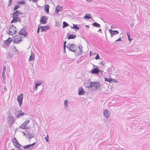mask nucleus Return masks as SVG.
Instances as JSON below:
<instances>
[{
  "mask_svg": "<svg viewBox=\"0 0 150 150\" xmlns=\"http://www.w3.org/2000/svg\"><path fill=\"white\" fill-rule=\"evenodd\" d=\"M73 26L71 27V28L74 29L76 30H78L79 29V28L76 25L74 24H73Z\"/></svg>",
  "mask_w": 150,
  "mask_h": 150,
  "instance_id": "nucleus-24",
  "label": "nucleus"
},
{
  "mask_svg": "<svg viewBox=\"0 0 150 150\" xmlns=\"http://www.w3.org/2000/svg\"><path fill=\"white\" fill-rule=\"evenodd\" d=\"M18 30L17 28L13 25L10 26L9 29L8 34L13 35L16 33Z\"/></svg>",
  "mask_w": 150,
  "mask_h": 150,
  "instance_id": "nucleus-1",
  "label": "nucleus"
},
{
  "mask_svg": "<svg viewBox=\"0 0 150 150\" xmlns=\"http://www.w3.org/2000/svg\"><path fill=\"white\" fill-rule=\"evenodd\" d=\"M109 31L112 37L113 35H117L119 33V32L117 30L113 31L112 30L109 29Z\"/></svg>",
  "mask_w": 150,
  "mask_h": 150,
  "instance_id": "nucleus-12",
  "label": "nucleus"
},
{
  "mask_svg": "<svg viewBox=\"0 0 150 150\" xmlns=\"http://www.w3.org/2000/svg\"><path fill=\"white\" fill-rule=\"evenodd\" d=\"M2 77L3 78V80H5V78H6L5 73H2Z\"/></svg>",
  "mask_w": 150,
  "mask_h": 150,
  "instance_id": "nucleus-39",
  "label": "nucleus"
},
{
  "mask_svg": "<svg viewBox=\"0 0 150 150\" xmlns=\"http://www.w3.org/2000/svg\"><path fill=\"white\" fill-rule=\"evenodd\" d=\"M6 67L4 65L3 66V72L2 73H5V72L6 71Z\"/></svg>",
  "mask_w": 150,
  "mask_h": 150,
  "instance_id": "nucleus-37",
  "label": "nucleus"
},
{
  "mask_svg": "<svg viewBox=\"0 0 150 150\" xmlns=\"http://www.w3.org/2000/svg\"><path fill=\"white\" fill-rule=\"evenodd\" d=\"M86 26L87 27H88V28H89V25H86Z\"/></svg>",
  "mask_w": 150,
  "mask_h": 150,
  "instance_id": "nucleus-50",
  "label": "nucleus"
},
{
  "mask_svg": "<svg viewBox=\"0 0 150 150\" xmlns=\"http://www.w3.org/2000/svg\"><path fill=\"white\" fill-rule=\"evenodd\" d=\"M100 58L99 56V55L98 54H97L96 55V56L95 57V59H99Z\"/></svg>",
  "mask_w": 150,
  "mask_h": 150,
  "instance_id": "nucleus-43",
  "label": "nucleus"
},
{
  "mask_svg": "<svg viewBox=\"0 0 150 150\" xmlns=\"http://www.w3.org/2000/svg\"><path fill=\"white\" fill-rule=\"evenodd\" d=\"M33 2H35L37 1V0H31Z\"/></svg>",
  "mask_w": 150,
  "mask_h": 150,
  "instance_id": "nucleus-47",
  "label": "nucleus"
},
{
  "mask_svg": "<svg viewBox=\"0 0 150 150\" xmlns=\"http://www.w3.org/2000/svg\"><path fill=\"white\" fill-rule=\"evenodd\" d=\"M23 95L22 93H21L20 95H19L17 98V101L19 105L20 106H21L22 103L23 99Z\"/></svg>",
  "mask_w": 150,
  "mask_h": 150,
  "instance_id": "nucleus-6",
  "label": "nucleus"
},
{
  "mask_svg": "<svg viewBox=\"0 0 150 150\" xmlns=\"http://www.w3.org/2000/svg\"><path fill=\"white\" fill-rule=\"evenodd\" d=\"M22 13L18 11H17L14 12L12 15V16H18L19 15H21Z\"/></svg>",
  "mask_w": 150,
  "mask_h": 150,
  "instance_id": "nucleus-22",
  "label": "nucleus"
},
{
  "mask_svg": "<svg viewBox=\"0 0 150 150\" xmlns=\"http://www.w3.org/2000/svg\"><path fill=\"white\" fill-rule=\"evenodd\" d=\"M16 51H18V50L17 49H16Z\"/></svg>",
  "mask_w": 150,
  "mask_h": 150,
  "instance_id": "nucleus-53",
  "label": "nucleus"
},
{
  "mask_svg": "<svg viewBox=\"0 0 150 150\" xmlns=\"http://www.w3.org/2000/svg\"><path fill=\"white\" fill-rule=\"evenodd\" d=\"M68 100H64V105L66 108H67L68 107Z\"/></svg>",
  "mask_w": 150,
  "mask_h": 150,
  "instance_id": "nucleus-32",
  "label": "nucleus"
},
{
  "mask_svg": "<svg viewBox=\"0 0 150 150\" xmlns=\"http://www.w3.org/2000/svg\"><path fill=\"white\" fill-rule=\"evenodd\" d=\"M43 81H39L35 83V89L36 91L38 90V87L40 86L41 84L42 83Z\"/></svg>",
  "mask_w": 150,
  "mask_h": 150,
  "instance_id": "nucleus-15",
  "label": "nucleus"
},
{
  "mask_svg": "<svg viewBox=\"0 0 150 150\" xmlns=\"http://www.w3.org/2000/svg\"><path fill=\"white\" fill-rule=\"evenodd\" d=\"M13 56V55L12 54H11L10 55V56H9V58H11V57H12Z\"/></svg>",
  "mask_w": 150,
  "mask_h": 150,
  "instance_id": "nucleus-48",
  "label": "nucleus"
},
{
  "mask_svg": "<svg viewBox=\"0 0 150 150\" xmlns=\"http://www.w3.org/2000/svg\"><path fill=\"white\" fill-rule=\"evenodd\" d=\"M48 19V17L46 16H43L41 17L40 20V23L42 24H45L46 23Z\"/></svg>",
  "mask_w": 150,
  "mask_h": 150,
  "instance_id": "nucleus-7",
  "label": "nucleus"
},
{
  "mask_svg": "<svg viewBox=\"0 0 150 150\" xmlns=\"http://www.w3.org/2000/svg\"><path fill=\"white\" fill-rule=\"evenodd\" d=\"M112 26H111V28H112Z\"/></svg>",
  "mask_w": 150,
  "mask_h": 150,
  "instance_id": "nucleus-55",
  "label": "nucleus"
},
{
  "mask_svg": "<svg viewBox=\"0 0 150 150\" xmlns=\"http://www.w3.org/2000/svg\"><path fill=\"white\" fill-rule=\"evenodd\" d=\"M13 19L11 21V23H16L18 21L21 22V20L20 18L17 16H13Z\"/></svg>",
  "mask_w": 150,
  "mask_h": 150,
  "instance_id": "nucleus-10",
  "label": "nucleus"
},
{
  "mask_svg": "<svg viewBox=\"0 0 150 150\" xmlns=\"http://www.w3.org/2000/svg\"><path fill=\"white\" fill-rule=\"evenodd\" d=\"M40 26L38 25V30H37V33H39V30H40Z\"/></svg>",
  "mask_w": 150,
  "mask_h": 150,
  "instance_id": "nucleus-44",
  "label": "nucleus"
},
{
  "mask_svg": "<svg viewBox=\"0 0 150 150\" xmlns=\"http://www.w3.org/2000/svg\"><path fill=\"white\" fill-rule=\"evenodd\" d=\"M103 112L104 116L106 117H109L110 115V112L108 110H104L103 111Z\"/></svg>",
  "mask_w": 150,
  "mask_h": 150,
  "instance_id": "nucleus-14",
  "label": "nucleus"
},
{
  "mask_svg": "<svg viewBox=\"0 0 150 150\" xmlns=\"http://www.w3.org/2000/svg\"><path fill=\"white\" fill-rule=\"evenodd\" d=\"M104 79L105 81H108L109 82H111V81H112V80L110 79V78H105Z\"/></svg>",
  "mask_w": 150,
  "mask_h": 150,
  "instance_id": "nucleus-36",
  "label": "nucleus"
},
{
  "mask_svg": "<svg viewBox=\"0 0 150 150\" xmlns=\"http://www.w3.org/2000/svg\"><path fill=\"white\" fill-rule=\"evenodd\" d=\"M28 136L29 137V139L30 140V139L34 137V135L33 134H28Z\"/></svg>",
  "mask_w": 150,
  "mask_h": 150,
  "instance_id": "nucleus-35",
  "label": "nucleus"
},
{
  "mask_svg": "<svg viewBox=\"0 0 150 150\" xmlns=\"http://www.w3.org/2000/svg\"><path fill=\"white\" fill-rule=\"evenodd\" d=\"M18 4L21 5H23L25 4V1L22 0L21 1H19L18 2Z\"/></svg>",
  "mask_w": 150,
  "mask_h": 150,
  "instance_id": "nucleus-33",
  "label": "nucleus"
},
{
  "mask_svg": "<svg viewBox=\"0 0 150 150\" xmlns=\"http://www.w3.org/2000/svg\"><path fill=\"white\" fill-rule=\"evenodd\" d=\"M127 35L128 38L129 40H130L131 39L130 38V35H129L128 33H127Z\"/></svg>",
  "mask_w": 150,
  "mask_h": 150,
  "instance_id": "nucleus-46",
  "label": "nucleus"
},
{
  "mask_svg": "<svg viewBox=\"0 0 150 150\" xmlns=\"http://www.w3.org/2000/svg\"><path fill=\"white\" fill-rule=\"evenodd\" d=\"M30 120H27L24 122L20 126V128L26 129V127H25L26 125L30 122Z\"/></svg>",
  "mask_w": 150,
  "mask_h": 150,
  "instance_id": "nucleus-11",
  "label": "nucleus"
},
{
  "mask_svg": "<svg viewBox=\"0 0 150 150\" xmlns=\"http://www.w3.org/2000/svg\"><path fill=\"white\" fill-rule=\"evenodd\" d=\"M82 46H80L78 47H77V48L76 50H73V52L76 53L77 55H81L82 54Z\"/></svg>",
  "mask_w": 150,
  "mask_h": 150,
  "instance_id": "nucleus-4",
  "label": "nucleus"
},
{
  "mask_svg": "<svg viewBox=\"0 0 150 150\" xmlns=\"http://www.w3.org/2000/svg\"><path fill=\"white\" fill-rule=\"evenodd\" d=\"M92 25L94 26L97 27L99 28L100 27V25L96 22L93 23L92 24Z\"/></svg>",
  "mask_w": 150,
  "mask_h": 150,
  "instance_id": "nucleus-30",
  "label": "nucleus"
},
{
  "mask_svg": "<svg viewBox=\"0 0 150 150\" xmlns=\"http://www.w3.org/2000/svg\"><path fill=\"white\" fill-rule=\"evenodd\" d=\"M13 42L16 44L19 43L20 42L22 41V37L19 35L14 36L13 37Z\"/></svg>",
  "mask_w": 150,
  "mask_h": 150,
  "instance_id": "nucleus-3",
  "label": "nucleus"
},
{
  "mask_svg": "<svg viewBox=\"0 0 150 150\" xmlns=\"http://www.w3.org/2000/svg\"><path fill=\"white\" fill-rule=\"evenodd\" d=\"M91 84V82L89 83L88 84L85 83L84 84V86L86 87H87L88 88H91L92 89V86H90V85Z\"/></svg>",
  "mask_w": 150,
  "mask_h": 150,
  "instance_id": "nucleus-28",
  "label": "nucleus"
},
{
  "mask_svg": "<svg viewBox=\"0 0 150 150\" xmlns=\"http://www.w3.org/2000/svg\"><path fill=\"white\" fill-rule=\"evenodd\" d=\"M66 41H65L64 42V50L65 51V48L66 47Z\"/></svg>",
  "mask_w": 150,
  "mask_h": 150,
  "instance_id": "nucleus-42",
  "label": "nucleus"
},
{
  "mask_svg": "<svg viewBox=\"0 0 150 150\" xmlns=\"http://www.w3.org/2000/svg\"><path fill=\"white\" fill-rule=\"evenodd\" d=\"M100 71L98 68H94L91 71L92 74H98Z\"/></svg>",
  "mask_w": 150,
  "mask_h": 150,
  "instance_id": "nucleus-17",
  "label": "nucleus"
},
{
  "mask_svg": "<svg viewBox=\"0 0 150 150\" xmlns=\"http://www.w3.org/2000/svg\"><path fill=\"white\" fill-rule=\"evenodd\" d=\"M101 64H103V63L102 62H101Z\"/></svg>",
  "mask_w": 150,
  "mask_h": 150,
  "instance_id": "nucleus-51",
  "label": "nucleus"
},
{
  "mask_svg": "<svg viewBox=\"0 0 150 150\" xmlns=\"http://www.w3.org/2000/svg\"><path fill=\"white\" fill-rule=\"evenodd\" d=\"M12 0H9L8 6H11Z\"/></svg>",
  "mask_w": 150,
  "mask_h": 150,
  "instance_id": "nucleus-41",
  "label": "nucleus"
},
{
  "mask_svg": "<svg viewBox=\"0 0 150 150\" xmlns=\"http://www.w3.org/2000/svg\"><path fill=\"white\" fill-rule=\"evenodd\" d=\"M19 6L18 5H16V6H15L13 8V10L15 11L16 10H17L19 8Z\"/></svg>",
  "mask_w": 150,
  "mask_h": 150,
  "instance_id": "nucleus-38",
  "label": "nucleus"
},
{
  "mask_svg": "<svg viewBox=\"0 0 150 150\" xmlns=\"http://www.w3.org/2000/svg\"><path fill=\"white\" fill-rule=\"evenodd\" d=\"M90 86H92V90H96L99 88L100 85L98 82H91Z\"/></svg>",
  "mask_w": 150,
  "mask_h": 150,
  "instance_id": "nucleus-2",
  "label": "nucleus"
},
{
  "mask_svg": "<svg viewBox=\"0 0 150 150\" xmlns=\"http://www.w3.org/2000/svg\"><path fill=\"white\" fill-rule=\"evenodd\" d=\"M35 142L33 143L32 144L27 145L23 146V148L25 149H29L31 150L33 148L35 144Z\"/></svg>",
  "mask_w": 150,
  "mask_h": 150,
  "instance_id": "nucleus-9",
  "label": "nucleus"
},
{
  "mask_svg": "<svg viewBox=\"0 0 150 150\" xmlns=\"http://www.w3.org/2000/svg\"><path fill=\"white\" fill-rule=\"evenodd\" d=\"M8 123L9 125V127H11L14 122V117L10 116L8 117Z\"/></svg>",
  "mask_w": 150,
  "mask_h": 150,
  "instance_id": "nucleus-8",
  "label": "nucleus"
},
{
  "mask_svg": "<svg viewBox=\"0 0 150 150\" xmlns=\"http://www.w3.org/2000/svg\"><path fill=\"white\" fill-rule=\"evenodd\" d=\"M92 16L90 14H86L85 16L83 17L84 19L91 18Z\"/></svg>",
  "mask_w": 150,
  "mask_h": 150,
  "instance_id": "nucleus-25",
  "label": "nucleus"
},
{
  "mask_svg": "<svg viewBox=\"0 0 150 150\" xmlns=\"http://www.w3.org/2000/svg\"><path fill=\"white\" fill-rule=\"evenodd\" d=\"M90 55H91V52H90Z\"/></svg>",
  "mask_w": 150,
  "mask_h": 150,
  "instance_id": "nucleus-52",
  "label": "nucleus"
},
{
  "mask_svg": "<svg viewBox=\"0 0 150 150\" xmlns=\"http://www.w3.org/2000/svg\"><path fill=\"white\" fill-rule=\"evenodd\" d=\"M12 40V38H9L5 41L4 43L6 45H8L11 42Z\"/></svg>",
  "mask_w": 150,
  "mask_h": 150,
  "instance_id": "nucleus-21",
  "label": "nucleus"
},
{
  "mask_svg": "<svg viewBox=\"0 0 150 150\" xmlns=\"http://www.w3.org/2000/svg\"><path fill=\"white\" fill-rule=\"evenodd\" d=\"M76 35H74L73 34H72L69 35L67 37V38H68V39H74L76 37Z\"/></svg>",
  "mask_w": 150,
  "mask_h": 150,
  "instance_id": "nucleus-26",
  "label": "nucleus"
},
{
  "mask_svg": "<svg viewBox=\"0 0 150 150\" xmlns=\"http://www.w3.org/2000/svg\"><path fill=\"white\" fill-rule=\"evenodd\" d=\"M77 46L74 44H68L67 46V47L72 52L73 50H76L77 48Z\"/></svg>",
  "mask_w": 150,
  "mask_h": 150,
  "instance_id": "nucleus-5",
  "label": "nucleus"
},
{
  "mask_svg": "<svg viewBox=\"0 0 150 150\" xmlns=\"http://www.w3.org/2000/svg\"><path fill=\"white\" fill-rule=\"evenodd\" d=\"M19 34L25 36L27 35V33L26 30L24 29H22L19 32Z\"/></svg>",
  "mask_w": 150,
  "mask_h": 150,
  "instance_id": "nucleus-16",
  "label": "nucleus"
},
{
  "mask_svg": "<svg viewBox=\"0 0 150 150\" xmlns=\"http://www.w3.org/2000/svg\"><path fill=\"white\" fill-rule=\"evenodd\" d=\"M49 137L48 135H47L45 137V139L46 140L47 142H48L49 141L48 140Z\"/></svg>",
  "mask_w": 150,
  "mask_h": 150,
  "instance_id": "nucleus-40",
  "label": "nucleus"
},
{
  "mask_svg": "<svg viewBox=\"0 0 150 150\" xmlns=\"http://www.w3.org/2000/svg\"><path fill=\"white\" fill-rule=\"evenodd\" d=\"M84 94V91L82 88H79L78 90V94L79 95H83Z\"/></svg>",
  "mask_w": 150,
  "mask_h": 150,
  "instance_id": "nucleus-19",
  "label": "nucleus"
},
{
  "mask_svg": "<svg viewBox=\"0 0 150 150\" xmlns=\"http://www.w3.org/2000/svg\"><path fill=\"white\" fill-rule=\"evenodd\" d=\"M62 8L60 6H58L56 8V12L57 13H58L59 11H61L62 10Z\"/></svg>",
  "mask_w": 150,
  "mask_h": 150,
  "instance_id": "nucleus-23",
  "label": "nucleus"
},
{
  "mask_svg": "<svg viewBox=\"0 0 150 150\" xmlns=\"http://www.w3.org/2000/svg\"><path fill=\"white\" fill-rule=\"evenodd\" d=\"M25 133H24V135H25Z\"/></svg>",
  "mask_w": 150,
  "mask_h": 150,
  "instance_id": "nucleus-54",
  "label": "nucleus"
},
{
  "mask_svg": "<svg viewBox=\"0 0 150 150\" xmlns=\"http://www.w3.org/2000/svg\"><path fill=\"white\" fill-rule=\"evenodd\" d=\"M101 30H102L101 29H100L98 30V32H100L101 31Z\"/></svg>",
  "mask_w": 150,
  "mask_h": 150,
  "instance_id": "nucleus-49",
  "label": "nucleus"
},
{
  "mask_svg": "<svg viewBox=\"0 0 150 150\" xmlns=\"http://www.w3.org/2000/svg\"><path fill=\"white\" fill-rule=\"evenodd\" d=\"M40 28L41 30V31H46L50 28V26L48 25L43 26H40Z\"/></svg>",
  "mask_w": 150,
  "mask_h": 150,
  "instance_id": "nucleus-13",
  "label": "nucleus"
},
{
  "mask_svg": "<svg viewBox=\"0 0 150 150\" xmlns=\"http://www.w3.org/2000/svg\"><path fill=\"white\" fill-rule=\"evenodd\" d=\"M18 114L16 115V117L17 118H19L21 117L23 115H24L25 113L22 112V110H19L18 111Z\"/></svg>",
  "mask_w": 150,
  "mask_h": 150,
  "instance_id": "nucleus-18",
  "label": "nucleus"
},
{
  "mask_svg": "<svg viewBox=\"0 0 150 150\" xmlns=\"http://www.w3.org/2000/svg\"><path fill=\"white\" fill-rule=\"evenodd\" d=\"M68 26V24L65 22H63V28H64Z\"/></svg>",
  "mask_w": 150,
  "mask_h": 150,
  "instance_id": "nucleus-34",
  "label": "nucleus"
},
{
  "mask_svg": "<svg viewBox=\"0 0 150 150\" xmlns=\"http://www.w3.org/2000/svg\"><path fill=\"white\" fill-rule=\"evenodd\" d=\"M121 40V38H119V39H117V40H116L115 41L116 42H117V41H120Z\"/></svg>",
  "mask_w": 150,
  "mask_h": 150,
  "instance_id": "nucleus-45",
  "label": "nucleus"
},
{
  "mask_svg": "<svg viewBox=\"0 0 150 150\" xmlns=\"http://www.w3.org/2000/svg\"><path fill=\"white\" fill-rule=\"evenodd\" d=\"M15 146L17 147V149L19 150H22L23 148V146H21L19 144L17 145H15Z\"/></svg>",
  "mask_w": 150,
  "mask_h": 150,
  "instance_id": "nucleus-29",
  "label": "nucleus"
},
{
  "mask_svg": "<svg viewBox=\"0 0 150 150\" xmlns=\"http://www.w3.org/2000/svg\"><path fill=\"white\" fill-rule=\"evenodd\" d=\"M13 142L14 145H17L19 144L18 142L16 141V139L14 138L13 139Z\"/></svg>",
  "mask_w": 150,
  "mask_h": 150,
  "instance_id": "nucleus-31",
  "label": "nucleus"
},
{
  "mask_svg": "<svg viewBox=\"0 0 150 150\" xmlns=\"http://www.w3.org/2000/svg\"><path fill=\"white\" fill-rule=\"evenodd\" d=\"M35 58V54L33 53V52H31V55L29 59V61H31L34 60Z\"/></svg>",
  "mask_w": 150,
  "mask_h": 150,
  "instance_id": "nucleus-20",
  "label": "nucleus"
},
{
  "mask_svg": "<svg viewBox=\"0 0 150 150\" xmlns=\"http://www.w3.org/2000/svg\"><path fill=\"white\" fill-rule=\"evenodd\" d=\"M49 7L48 5H46L45 6L44 9L46 13H48L49 12Z\"/></svg>",
  "mask_w": 150,
  "mask_h": 150,
  "instance_id": "nucleus-27",
  "label": "nucleus"
}]
</instances>
